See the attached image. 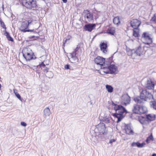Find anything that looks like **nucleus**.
Here are the masks:
<instances>
[{"mask_svg":"<svg viewBox=\"0 0 156 156\" xmlns=\"http://www.w3.org/2000/svg\"><path fill=\"white\" fill-rule=\"evenodd\" d=\"M105 125L103 123H100L96 126L94 130L90 131L92 136H95L98 140H100L104 139V134L106 133Z\"/></svg>","mask_w":156,"mask_h":156,"instance_id":"nucleus-1","label":"nucleus"},{"mask_svg":"<svg viewBox=\"0 0 156 156\" xmlns=\"http://www.w3.org/2000/svg\"><path fill=\"white\" fill-rule=\"evenodd\" d=\"M112 105L114 106V109L116 112L115 113L112 114V115L114 117L117 118L116 122L119 123L124 117L123 114L126 113L127 111L123 106L115 104L113 101H112Z\"/></svg>","mask_w":156,"mask_h":156,"instance_id":"nucleus-2","label":"nucleus"},{"mask_svg":"<svg viewBox=\"0 0 156 156\" xmlns=\"http://www.w3.org/2000/svg\"><path fill=\"white\" fill-rule=\"evenodd\" d=\"M20 3L27 8L35 9L37 6L36 0H19Z\"/></svg>","mask_w":156,"mask_h":156,"instance_id":"nucleus-3","label":"nucleus"},{"mask_svg":"<svg viewBox=\"0 0 156 156\" xmlns=\"http://www.w3.org/2000/svg\"><path fill=\"white\" fill-rule=\"evenodd\" d=\"M141 97L144 101H149L153 99V95L150 91L149 90L146 89L143 90L140 93Z\"/></svg>","mask_w":156,"mask_h":156,"instance_id":"nucleus-4","label":"nucleus"},{"mask_svg":"<svg viewBox=\"0 0 156 156\" xmlns=\"http://www.w3.org/2000/svg\"><path fill=\"white\" fill-rule=\"evenodd\" d=\"M23 56L27 61H29L32 59H34L36 57L34 55V53L32 52L31 50L27 51L24 53L22 52Z\"/></svg>","mask_w":156,"mask_h":156,"instance_id":"nucleus-5","label":"nucleus"},{"mask_svg":"<svg viewBox=\"0 0 156 156\" xmlns=\"http://www.w3.org/2000/svg\"><path fill=\"white\" fill-rule=\"evenodd\" d=\"M141 39L143 43L149 45L152 42V39L146 32L143 33Z\"/></svg>","mask_w":156,"mask_h":156,"instance_id":"nucleus-6","label":"nucleus"},{"mask_svg":"<svg viewBox=\"0 0 156 156\" xmlns=\"http://www.w3.org/2000/svg\"><path fill=\"white\" fill-rule=\"evenodd\" d=\"M115 53V52L111 57L107 59L106 61H105V62L103 64V65L101 66V69H103L104 70H105L110 66V65H112L111 63L113 62L112 59L113 55Z\"/></svg>","mask_w":156,"mask_h":156,"instance_id":"nucleus-7","label":"nucleus"},{"mask_svg":"<svg viewBox=\"0 0 156 156\" xmlns=\"http://www.w3.org/2000/svg\"><path fill=\"white\" fill-rule=\"evenodd\" d=\"M117 71V67L114 65L112 64L107 68L106 70H103L104 73L106 74L110 73L111 74H115Z\"/></svg>","mask_w":156,"mask_h":156,"instance_id":"nucleus-8","label":"nucleus"},{"mask_svg":"<svg viewBox=\"0 0 156 156\" xmlns=\"http://www.w3.org/2000/svg\"><path fill=\"white\" fill-rule=\"evenodd\" d=\"M141 23V21L137 19H133L130 22L131 26L134 29L138 28Z\"/></svg>","mask_w":156,"mask_h":156,"instance_id":"nucleus-9","label":"nucleus"},{"mask_svg":"<svg viewBox=\"0 0 156 156\" xmlns=\"http://www.w3.org/2000/svg\"><path fill=\"white\" fill-rule=\"evenodd\" d=\"M130 100V97L127 94L123 95L122 97V101L123 105L126 106L127 104H129Z\"/></svg>","mask_w":156,"mask_h":156,"instance_id":"nucleus-10","label":"nucleus"},{"mask_svg":"<svg viewBox=\"0 0 156 156\" xmlns=\"http://www.w3.org/2000/svg\"><path fill=\"white\" fill-rule=\"evenodd\" d=\"M142 50L140 46H139L136 49L131 50V55L133 54H136V55L140 56L142 54Z\"/></svg>","mask_w":156,"mask_h":156,"instance_id":"nucleus-11","label":"nucleus"},{"mask_svg":"<svg viewBox=\"0 0 156 156\" xmlns=\"http://www.w3.org/2000/svg\"><path fill=\"white\" fill-rule=\"evenodd\" d=\"M95 27V25L94 24L89 23L86 24L83 26L84 30L85 31L91 32Z\"/></svg>","mask_w":156,"mask_h":156,"instance_id":"nucleus-12","label":"nucleus"},{"mask_svg":"<svg viewBox=\"0 0 156 156\" xmlns=\"http://www.w3.org/2000/svg\"><path fill=\"white\" fill-rule=\"evenodd\" d=\"M86 14L84 15V17L87 19V20L90 22L93 20V16L92 13H90V11L87 10L85 11Z\"/></svg>","mask_w":156,"mask_h":156,"instance_id":"nucleus-13","label":"nucleus"},{"mask_svg":"<svg viewBox=\"0 0 156 156\" xmlns=\"http://www.w3.org/2000/svg\"><path fill=\"white\" fill-rule=\"evenodd\" d=\"M94 62L96 64L100 65L101 66L105 62V58L98 56L95 59Z\"/></svg>","mask_w":156,"mask_h":156,"instance_id":"nucleus-14","label":"nucleus"},{"mask_svg":"<svg viewBox=\"0 0 156 156\" xmlns=\"http://www.w3.org/2000/svg\"><path fill=\"white\" fill-rule=\"evenodd\" d=\"M154 84L151 80H148L146 83L145 87L148 90H151L154 89Z\"/></svg>","mask_w":156,"mask_h":156,"instance_id":"nucleus-15","label":"nucleus"},{"mask_svg":"<svg viewBox=\"0 0 156 156\" xmlns=\"http://www.w3.org/2000/svg\"><path fill=\"white\" fill-rule=\"evenodd\" d=\"M124 129L126 133L128 135H133V130L131 129L130 124H126L125 126Z\"/></svg>","mask_w":156,"mask_h":156,"instance_id":"nucleus-16","label":"nucleus"},{"mask_svg":"<svg viewBox=\"0 0 156 156\" xmlns=\"http://www.w3.org/2000/svg\"><path fill=\"white\" fill-rule=\"evenodd\" d=\"M27 22L24 21L22 22L21 26L20 28V30L23 32H27V30L28 27Z\"/></svg>","mask_w":156,"mask_h":156,"instance_id":"nucleus-17","label":"nucleus"},{"mask_svg":"<svg viewBox=\"0 0 156 156\" xmlns=\"http://www.w3.org/2000/svg\"><path fill=\"white\" fill-rule=\"evenodd\" d=\"M101 50L105 53L107 52V44L106 42H101L100 44Z\"/></svg>","mask_w":156,"mask_h":156,"instance_id":"nucleus-18","label":"nucleus"},{"mask_svg":"<svg viewBox=\"0 0 156 156\" xmlns=\"http://www.w3.org/2000/svg\"><path fill=\"white\" fill-rule=\"evenodd\" d=\"M145 144H146L144 142L140 143L138 142H133L132 143L131 145L132 147L136 146L139 148H141L143 147Z\"/></svg>","mask_w":156,"mask_h":156,"instance_id":"nucleus-19","label":"nucleus"},{"mask_svg":"<svg viewBox=\"0 0 156 156\" xmlns=\"http://www.w3.org/2000/svg\"><path fill=\"white\" fill-rule=\"evenodd\" d=\"M115 33V28L113 27H109L107 30L106 33L111 35H114Z\"/></svg>","mask_w":156,"mask_h":156,"instance_id":"nucleus-20","label":"nucleus"},{"mask_svg":"<svg viewBox=\"0 0 156 156\" xmlns=\"http://www.w3.org/2000/svg\"><path fill=\"white\" fill-rule=\"evenodd\" d=\"M134 101L137 104H144V100L141 98V95L140 94V96H137L134 98L133 99Z\"/></svg>","mask_w":156,"mask_h":156,"instance_id":"nucleus-21","label":"nucleus"},{"mask_svg":"<svg viewBox=\"0 0 156 156\" xmlns=\"http://www.w3.org/2000/svg\"><path fill=\"white\" fill-rule=\"evenodd\" d=\"M147 111V109L146 107L142 105H139V110L138 114H144Z\"/></svg>","mask_w":156,"mask_h":156,"instance_id":"nucleus-22","label":"nucleus"},{"mask_svg":"<svg viewBox=\"0 0 156 156\" xmlns=\"http://www.w3.org/2000/svg\"><path fill=\"white\" fill-rule=\"evenodd\" d=\"M43 113L44 117L46 118L47 116H49L51 114V112L49 108L47 107L44 109L43 111Z\"/></svg>","mask_w":156,"mask_h":156,"instance_id":"nucleus-23","label":"nucleus"},{"mask_svg":"<svg viewBox=\"0 0 156 156\" xmlns=\"http://www.w3.org/2000/svg\"><path fill=\"white\" fill-rule=\"evenodd\" d=\"M146 118L148 121H152L155 119V115L154 114H148L146 115Z\"/></svg>","mask_w":156,"mask_h":156,"instance_id":"nucleus-24","label":"nucleus"},{"mask_svg":"<svg viewBox=\"0 0 156 156\" xmlns=\"http://www.w3.org/2000/svg\"><path fill=\"white\" fill-rule=\"evenodd\" d=\"M3 32H4V35L6 36L8 41H13V38L10 36L9 33L8 32H7L6 30L4 31Z\"/></svg>","mask_w":156,"mask_h":156,"instance_id":"nucleus-25","label":"nucleus"},{"mask_svg":"<svg viewBox=\"0 0 156 156\" xmlns=\"http://www.w3.org/2000/svg\"><path fill=\"white\" fill-rule=\"evenodd\" d=\"M139 110V105L134 104L133 106V108L132 109L133 113L138 114Z\"/></svg>","mask_w":156,"mask_h":156,"instance_id":"nucleus-26","label":"nucleus"},{"mask_svg":"<svg viewBox=\"0 0 156 156\" xmlns=\"http://www.w3.org/2000/svg\"><path fill=\"white\" fill-rule=\"evenodd\" d=\"M36 66V67H35V70L36 71H38V70L37 69V68L39 67V69L41 70L45 67V65L44 63V62H42L41 63H40L38 65Z\"/></svg>","mask_w":156,"mask_h":156,"instance_id":"nucleus-27","label":"nucleus"},{"mask_svg":"<svg viewBox=\"0 0 156 156\" xmlns=\"http://www.w3.org/2000/svg\"><path fill=\"white\" fill-rule=\"evenodd\" d=\"M154 138H153L152 133H151L150 135L148 136L146 140V142L147 144L150 143V140L153 141Z\"/></svg>","mask_w":156,"mask_h":156,"instance_id":"nucleus-28","label":"nucleus"},{"mask_svg":"<svg viewBox=\"0 0 156 156\" xmlns=\"http://www.w3.org/2000/svg\"><path fill=\"white\" fill-rule=\"evenodd\" d=\"M113 23L115 24L119 25L120 23L119 18L118 16H116L114 17L113 20Z\"/></svg>","mask_w":156,"mask_h":156,"instance_id":"nucleus-29","label":"nucleus"},{"mask_svg":"<svg viewBox=\"0 0 156 156\" xmlns=\"http://www.w3.org/2000/svg\"><path fill=\"white\" fill-rule=\"evenodd\" d=\"M70 62L72 63H76L78 61V59L76 56L71 57Z\"/></svg>","mask_w":156,"mask_h":156,"instance_id":"nucleus-30","label":"nucleus"},{"mask_svg":"<svg viewBox=\"0 0 156 156\" xmlns=\"http://www.w3.org/2000/svg\"><path fill=\"white\" fill-rule=\"evenodd\" d=\"M133 35L135 37H138L140 35L139 34V30L138 28L133 30Z\"/></svg>","mask_w":156,"mask_h":156,"instance_id":"nucleus-31","label":"nucleus"},{"mask_svg":"<svg viewBox=\"0 0 156 156\" xmlns=\"http://www.w3.org/2000/svg\"><path fill=\"white\" fill-rule=\"evenodd\" d=\"M106 88L108 92L112 93L113 92V89L111 86L106 85Z\"/></svg>","mask_w":156,"mask_h":156,"instance_id":"nucleus-32","label":"nucleus"},{"mask_svg":"<svg viewBox=\"0 0 156 156\" xmlns=\"http://www.w3.org/2000/svg\"><path fill=\"white\" fill-rule=\"evenodd\" d=\"M151 107L154 109L156 110V101H151L150 102Z\"/></svg>","mask_w":156,"mask_h":156,"instance_id":"nucleus-33","label":"nucleus"},{"mask_svg":"<svg viewBox=\"0 0 156 156\" xmlns=\"http://www.w3.org/2000/svg\"><path fill=\"white\" fill-rule=\"evenodd\" d=\"M110 118L107 116H105L102 119V121L103 122L106 123H108L110 122Z\"/></svg>","mask_w":156,"mask_h":156,"instance_id":"nucleus-34","label":"nucleus"},{"mask_svg":"<svg viewBox=\"0 0 156 156\" xmlns=\"http://www.w3.org/2000/svg\"><path fill=\"white\" fill-rule=\"evenodd\" d=\"M15 95L19 100L21 101H22V99L20 95L17 92H16V93H15Z\"/></svg>","mask_w":156,"mask_h":156,"instance_id":"nucleus-35","label":"nucleus"},{"mask_svg":"<svg viewBox=\"0 0 156 156\" xmlns=\"http://www.w3.org/2000/svg\"><path fill=\"white\" fill-rule=\"evenodd\" d=\"M74 50L72 53H69L70 56L71 57L76 56L77 53Z\"/></svg>","mask_w":156,"mask_h":156,"instance_id":"nucleus-36","label":"nucleus"},{"mask_svg":"<svg viewBox=\"0 0 156 156\" xmlns=\"http://www.w3.org/2000/svg\"><path fill=\"white\" fill-rule=\"evenodd\" d=\"M151 20L154 22H156V16H155V14H154V16L152 17Z\"/></svg>","mask_w":156,"mask_h":156,"instance_id":"nucleus-37","label":"nucleus"},{"mask_svg":"<svg viewBox=\"0 0 156 156\" xmlns=\"http://www.w3.org/2000/svg\"><path fill=\"white\" fill-rule=\"evenodd\" d=\"M49 76L48 77L49 78H52L53 76V74L51 72H49L48 73Z\"/></svg>","mask_w":156,"mask_h":156,"instance_id":"nucleus-38","label":"nucleus"},{"mask_svg":"<svg viewBox=\"0 0 156 156\" xmlns=\"http://www.w3.org/2000/svg\"><path fill=\"white\" fill-rule=\"evenodd\" d=\"M27 32H33L34 34H37V32L35 31L34 30V29L33 30H30V29H27Z\"/></svg>","mask_w":156,"mask_h":156,"instance_id":"nucleus-39","label":"nucleus"},{"mask_svg":"<svg viewBox=\"0 0 156 156\" xmlns=\"http://www.w3.org/2000/svg\"><path fill=\"white\" fill-rule=\"evenodd\" d=\"M44 69H43V71L46 73H47L48 72V70L49 69L48 68V67H45L44 68Z\"/></svg>","mask_w":156,"mask_h":156,"instance_id":"nucleus-40","label":"nucleus"},{"mask_svg":"<svg viewBox=\"0 0 156 156\" xmlns=\"http://www.w3.org/2000/svg\"><path fill=\"white\" fill-rule=\"evenodd\" d=\"M21 125L23 126H27V124L26 122H21Z\"/></svg>","mask_w":156,"mask_h":156,"instance_id":"nucleus-41","label":"nucleus"},{"mask_svg":"<svg viewBox=\"0 0 156 156\" xmlns=\"http://www.w3.org/2000/svg\"><path fill=\"white\" fill-rule=\"evenodd\" d=\"M32 21L31 20H26L25 22H27V24L28 26L32 23Z\"/></svg>","mask_w":156,"mask_h":156,"instance_id":"nucleus-42","label":"nucleus"},{"mask_svg":"<svg viewBox=\"0 0 156 156\" xmlns=\"http://www.w3.org/2000/svg\"><path fill=\"white\" fill-rule=\"evenodd\" d=\"M153 98H154V99L156 100V90L154 91L153 92Z\"/></svg>","mask_w":156,"mask_h":156,"instance_id":"nucleus-43","label":"nucleus"},{"mask_svg":"<svg viewBox=\"0 0 156 156\" xmlns=\"http://www.w3.org/2000/svg\"><path fill=\"white\" fill-rule=\"evenodd\" d=\"M65 69H69V64H67L65 65L64 66Z\"/></svg>","mask_w":156,"mask_h":156,"instance_id":"nucleus-44","label":"nucleus"},{"mask_svg":"<svg viewBox=\"0 0 156 156\" xmlns=\"http://www.w3.org/2000/svg\"><path fill=\"white\" fill-rule=\"evenodd\" d=\"M28 66L30 67V68L33 69L34 70H35V67H36V66Z\"/></svg>","mask_w":156,"mask_h":156,"instance_id":"nucleus-45","label":"nucleus"},{"mask_svg":"<svg viewBox=\"0 0 156 156\" xmlns=\"http://www.w3.org/2000/svg\"><path fill=\"white\" fill-rule=\"evenodd\" d=\"M80 48V46L79 45H77L76 48L74 50L77 52Z\"/></svg>","mask_w":156,"mask_h":156,"instance_id":"nucleus-46","label":"nucleus"},{"mask_svg":"<svg viewBox=\"0 0 156 156\" xmlns=\"http://www.w3.org/2000/svg\"><path fill=\"white\" fill-rule=\"evenodd\" d=\"M115 139H111V140H110L109 142V143H110V144H111L112 143L115 142Z\"/></svg>","mask_w":156,"mask_h":156,"instance_id":"nucleus-47","label":"nucleus"},{"mask_svg":"<svg viewBox=\"0 0 156 156\" xmlns=\"http://www.w3.org/2000/svg\"><path fill=\"white\" fill-rule=\"evenodd\" d=\"M67 39H66V38H65L64 39L63 41H65L66 43L67 44H69V41L67 42Z\"/></svg>","mask_w":156,"mask_h":156,"instance_id":"nucleus-48","label":"nucleus"},{"mask_svg":"<svg viewBox=\"0 0 156 156\" xmlns=\"http://www.w3.org/2000/svg\"><path fill=\"white\" fill-rule=\"evenodd\" d=\"M66 43L65 42V41H63V44H62V47L63 49L64 50V47L65 46V45Z\"/></svg>","mask_w":156,"mask_h":156,"instance_id":"nucleus-49","label":"nucleus"},{"mask_svg":"<svg viewBox=\"0 0 156 156\" xmlns=\"http://www.w3.org/2000/svg\"><path fill=\"white\" fill-rule=\"evenodd\" d=\"M70 38H71V37L70 36H69L67 37L66 38V39H69L68 40L67 39V42L69 41V40H70Z\"/></svg>","mask_w":156,"mask_h":156,"instance_id":"nucleus-50","label":"nucleus"},{"mask_svg":"<svg viewBox=\"0 0 156 156\" xmlns=\"http://www.w3.org/2000/svg\"><path fill=\"white\" fill-rule=\"evenodd\" d=\"M131 50H130V51H129L128 52V55H132L133 54H132L131 55Z\"/></svg>","mask_w":156,"mask_h":156,"instance_id":"nucleus-51","label":"nucleus"},{"mask_svg":"<svg viewBox=\"0 0 156 156\" xmlns=\"http://www.w3.org/2000/svg\"><path fill=\"white\" fill-rule=\"evenodd\" d=\"M63 2L65 3H66L67 2V0H62Z\"/></svg>","mask_w":156,"mask_h":156,"instance_id":"nucleus-52","label":"nucleus"},{"mask_svg":"<svg viewBox=\"0 0 156 156\" xmlns=\"http://www.w3.org/2000/svg\"><path fill=\"white\" fill-rule=\"evenodd\" d=\"M34 37H35V36H33L31 37H30L29 38L30 39H32V38H33Z\"/></svg>","mask_w":156,"mask_h":156,"instance_id":"nucleus-53","label":"nucleus"},{"mask_svg":"<svg viewBox=\"0 0 156 156\" xmlns=\"http://www.w3.org/2000/svg\"><path fill=\"white\" fill-rule=\"evenodd\" d=\"M152 156H156V154L154 153L152 154Z\"/></svg>","mask_w":156,"mask_h":156,"instance_id":"nucleus-54","label":"nucleus"},{"mask_svg":"<svg viewBox=\"0 0 156 156\" xmlns=\"http://www.w3.org/2000/svg\"><path fill=\"white\" fill-rule=\"evenodd\" d=\"M16 92H17L15 91V90H14V93L15 94V93H16Z\"/></svg>","mask_w":156,"mask_h":156,"instance_id":"nucleus-55","label":"nucleus"},{"mask_svg":"<svg viewBox=\"0 0 156 156\" xmlns=\"http://www.w3.org/2000/svg\"><path fill=\"white\" fill-rule=\"evenodd\" d=\"M1 87H2V85H1V84L0 83V90L1 89Z\"/></svg>","mask_w":156,"mask_h":156,"instance_id":"nucleus-56","label":"nucleus"},{"mask_svg":"<svg viewBox=\"0 0 156 156\" xmlns=\"http://www.w3.org/2000/svg\"><path fill=\"white\" fill-rule=\"evenodd\" d=\"M3 6H4V5H2V8H3V9H4V7H3Z\"/></svg>","mask_w":156,"mask_h":156,"instance_id":"nucleus-57","label":"nucleus"},{"mask_svg":"<svg viewBox=\"0 0 156 156\" xmlns=\"http://www.w3.org/2000/svg\"><path fill=\"white\" fill-rule=\"evenodd\" d=\"M140 122L141 123H142V122L140 120H139Z\"/></svg>","mask_w":156,"mask_h":156,"instance_id":"nucleus-58","label":"nucleus"},{"mask_svg":"<svg viewBox=\"0 0 156 156\" xmlns=\"http://www.w3.org/2000/svg\"><path fill=\"white\" fill-rule=\"evenodd\" d=\"M95 37V36H94V37H93V39L94 38V37Z\"/></svg>","mask_w":156,"mask_h":156,"instance_id":"nucleus-59","label":"nucleus"},{"mask_svg":"<svg viewBox=\"0 0 156 156\" xmlns=\"http://www.w3.org/2000/svg\"><path fill=\"white\" fill-rule=\"evenodd\" d=\"M43 156V155H42V156Z\"/></svg>","mask_w":156,"mask_h":156,"instance_id":"nucleus-60","label":"nucleus"}]
</instances>
